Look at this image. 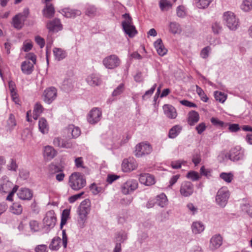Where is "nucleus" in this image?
<instances>
[{"mask_svg": "<svg viewBox=\"0 0 252 252\" xmlns=\"http://www.w3.org/2000/svg\"><path fill=\"white\" fill-rule=\"evenodd\" d=\"M212 30L214 34H219L222 30V26L220 22H215L212 25Z\"/></svg>", "mask_w": 252, "mask_h": 252, "instance_id": "c03bdc74", "label": "nucleus"}, {"mask_svg": "<svg viewBox=\"0 0 252 252\" xmlns=\"http://www.w3.org/2000/svg\"><path fill=\"white\" fill-rule=\"evenodd\" d=\"M43 109V107L40 104L38 103L35 104L33 110V118L34 119H37L39 115L42 112Z\"/></svg>", "mask_w": 252, "mask_h": 252, "instance_id": "a18cd8bd", "label": "nucleus"}, {"mask_svg": "<svg viewBox=\"0 0 252 252\" xmlns=\"http://www.w3.org/2000/svg\"><path fill=\"white\" fill-rule=\"evenodd\" d=\"M156 204L161 207H164L167 204V198L164 193H161L157 195L156 198Z\"/></svg>", "mask_w": 252, "mask_h": 252, "instance_id": "c85d7f7f", "label": "nucleus"}, {"mask_svg": "<svg viewBox=\"0 0 252 252\" xmlns=\"http://www.w3.org/2000/svg\"><path fill=\"white\" fill-rule=\"evenodd\" d=\"M98 13L97 8L94 5L88 7L86 11V14L90 17H94Z\"/></svg>", "mask_w": 252, "mask_h": 252, "instance_id": "37998d69", "label": "nucleus"}, {"mask_svg": "<svg viewBox=\"0 0 252 252\" xmlns=\"http://www.w3.org/2000/svg\"><path fill=\"white\" fill-rule=\"evenodd\" d=\"M196 93L200 97L201 100H202L204 102H206L208 100V98L207 97V95L205 94L203 90L201 88L198 87V86H196Z\"/></svg>", "mask_w": 252, "mask_h": 252, "instance_id": "8fccbe9b", "label": "nucleus"}, {"mask_svg": "<svg viewBox=\"0 0 252 252\" xmlns=\"http://www.w3.org/2000/svg\"><path fill=\"white\" fill-rule=\"evenodd\" d=\"M55 150L50 146H46L44 147L43 155L48 160L53 159L56 155Z\"/></svg>", "mask_w": 252, "mask_h": 252, "instance_id": "5701e85b", "label": "nucleus"}, {"mask_svg": "<svg viewBox=\"0 0 252 252\" xmlns=\"http://www.w3.org/2000/svg\"><path fill=\"white\" fill-rule=\"evenodd\" d=\"M169 28V31L173 34L180 33L182 31L180 25L175 22H171Z\"/></svg>", "mask_w": 252, "mask_h": 252, "instance_id": "7c9ffc66", "label": "nucleus"}, {"mask_svg": "<svg viewBox=\"0 0 252 252\" xmlns=\"http://www.w3.org/2000/svg\"><path fill=\"white\" fill-rule=\"evenodd\" d=\"M186 162L183 160H178L172 161L171 162V166L173 169H177L181 167L182 164H184Z\"/></svg>", "mask_w": 252, "mask_h": 252, "instance_id": "864d4df0", "label": "nucleus"}, {"mask_svg": "<svg viewBox=\"0 0 252 252\" xmlns=\"http://www.w3.org/2000/svg\"><path fill=\"white\" fill-rule=\"evenodd\" d=\"M56 222V217L54 215L53 211H48L43 219L44 227H47L49 230L53 228Z\"/></svg>", "mask_w": 252, "mask_h": 252, "instance_id": "ddd939ff", "label": "nucleus"}, {"mask_svg": "<svg viewBox=\"0 0 252 252\" xmlns=\"http://www.w3.org/2000/svg\"><path fill=\"white\" fill-rule=\"evenodd\" d=\"M206 126L204 123H200L195 127L197 133L199 134H201L206 129Z\"/></svg>", "mask_w": 252, "mask_h": 252, "instance_id": "774afa93", "label": "nucleus"}, {"mask_svg": "<svg viewBox=\"0 0 252 252\" xmlns=\"http://www.w3.org/2000/svg\"><path fill=\"white\" fill-rule=\"evenodd\" d=\"M152 151V147L147 142H141L135 146L134 155L137 158H141L150 154Z\"/></svg>", "mask_w": 252, "mask_h": 252, "instance_id": "39448f33", "label": "nucleus"}, {"mask_svg": "<svg viewBox=\"0 0 252 252\" xmlns=\"http://www.w3.org/2000/svg\"><path fill=\"white\" fill-rule=\"evenodd\" d=\"M29 224L31 230L34 232H36L39 230V223L36 220H31L30 221Z\"/></svg>", "mask_w": 252, "mask_h": 252, "instance_id": "6e6d98bb", "label": "nucleus"}, {"mask_svg": "<svg viewBox=\"0 0 252 252\" xmlns=\"http://www.w3.org/2000/svg\"><path fill=\"white\" fill-rule=\"evenodd\" d=\"M242 210L246 212L247 214L252 218V210L250 208V205L249 204H243L241 205Z\"/></svg>", "mask_w": 252, "mask_h": 252, "instance_id": "69168bd1", "label": "nucleus"}, {"mask_svg": "<svg viewBox=\"0 0 252 252\" xmlns=\"http://www.w3.org/2000/svg\"><path fill=\"white\" fill-rule=\"evenodd\" d=\"M187 177L193 181H195L199 180L200 176L197 172L192 171L188 173Z\"/></svg>", "mask_w": 252, "mask_h": 252, "instance_id": "603ef678", "label": "nucleus"}, {"mask_svg": "<svg viewBox=\"0 0 252 252\" xmlns=\"http://www.w3.org/2000/svg\"><path fill=\"white\" fill-rule=\"evenodd\" d=\"M241 8L245 12H248L252 9V0H244L241 5Z\"/></svg>", "mask_w": 252, "mask_h": 252, "instance_id": "4c0bfd02", "label": "nucleus"}, {"mask_svg": "<svg viewBox=\"0 0 252 252\" xmlns=\"http://www.w3.org/2000/svg\"><path fill=\"white\" fill-rule=\"evenodd\" d=\"M69 185L73 189H79V174L78 173L74 172L69 176Z\"/></svg>", "mask_w": 252, "mask_h": 252, "instance_id": "aec40b11", "label": "nucleus"}, {"mask_svg": "<svg viewBox=\"0 0 252 252\" xmlns=\"http://www.w3.org/2000/svg\"><path fill=\"white\" fill-rule=\"evenodd\" d=\"M194 188L192 184L188 181L183 182L180 187V192L184 197H188L192 195Z\"/></svg>", "mask_w": 252, "mask_h": 252, "instance_id": "f8f14e48", "label": "nucleus"}, {"mask_svg": "<svg viewBox=\"0 0 252 252\" xmlns=\"http://www.w3.org/2000/svg\"><path fill=\"white\" fill-rule=\"evenodd\" d=\"M69 210L68 209H65L63 211L62 215V219H61V227L64 225L67 221V220L69 217Z\"/></svg>", "mask_w": 252, "mask_h": 252, "instance_id": "3c124183", "label": "nucleus"}, {"mask_svg": "<svg viewBox=\"0 0 252 252\" xmlns=\"http://www.w3.org/2000/svg\"><path fill=\"white\" fill-rule=\"evenodd\" d=\"M211 49L209 46H207L201 50L200 52V56L203 59L207 58L209 54V52H210Z\"/></svg>", "mask_w": 252, "mask_h": 252, "instance_id": "680f3d73", "label": "nucleus"}, {"mask_svg": "<svg viewBox=\"0 0 252 252\" xmlns=\"http://www.w3.org/2000/svg\"><path fill=\"white\" fill-rule=\"evenodd\" d=\"M139 181L141 184L146 186L153 185L156 182L154 176L148 173L140 174Z\"/></svg>", "mask_w": 252, "mask_h": 252, "instance_id": "f3484780", "label": "nucleus"}, {"mask_svg": "<svg viewBox=\"0 0 252 252\" xmlns=\"http://www.w3.org/2000/svg\"><path fill=\"white\" fill-rule=\"evenodd\" d=\"M137 167L138 163L133 158H125L122 163V169L124 172H130Z\"/></svg>", "mask_w": 252, "mask_h": 252, "instance_id": "1a4fd4ad", "label": "nucleus"}, {"mask_svg": "<svg viewBox=\"0 0 252 252\" xmlns=\"http://www.w3.org/2000/svg\"><path fill=\"white\" fill-rule=\"evenodd\" d=\"M61 241L62 239L59 237L54 238L49 245V249L51 250H58L60 247Z\"/></svg>", "mask_w": 252, "mask_h": 252, "instance_id": "72a5a7b5", "label": "nucleus"}, {"mask_svg": "<svg viewBox=\"0 0 252 252\" xmlns=\"http://www.w3.org/2000/svg\"><path fill=\"white\" fill-rule=\"evenodd\" d=\"M7 123V125L11 129H13L14 127L16 125L15 117L12 114H10Z\"/></svg>", "mask_w": 252, "mask_h": 252, "instance_id": "5fc2aeb1", "label": "nucleus"}, {"mask_svg": "<svg viewBox=\"0 0 252 252\" xmlns=\"http://www.w3.org/2000/svg\"><path fill=\"white\" fill-rule=\"evenodd\" d=\"M101 117V110L97 107H94L88 114L87 121L90 124L95 125L100 121Z\"/></svg>", "mask_w": 252, "mask_h": 252, "instance_id": "6e6552de", "label": "nucleus"}, {"mask_svg": "<svg viewBox=\"0 0 252 252\" xmlns=\"http://www.w3.org/2000/svg\"><path fill=\"white\" fill-rule=\"evenodd\" d=\"M213 0H195L197 7L200 9H205L208 7Z\"/></svg>", "mask_w": 252, "mask_h": 252, "instance_id": "e433bc0d", "label": "nucleus"}, {"mask_svg": "<svg viewBox=\"0 0 252 252\" xmlns=\"http://www.w3.org/2000/svg\"><path fill=\"white\" fill-rule=\"evenodd\" d=\"M187 207L190 214L192 215L196 214L198 212V208L192 203H189L187 205Z\"/></svg>", "mask_w": 252, "mask_h": 252, "instance_id": "13d9d810", "label": "nucleus"}, {"mask_svg": "<svg viewBox=\"0 0 252 252\" xmlns=\"http://www.w3.org/2000/svg\"><path fill=\"white\" fill-rule=\"evenodd\" d=\"M177 14L179 17H184L186 15L185 7L183 6H179L177 8Z\"/></svg>", "mask_w": 252, "mask_h": 252, "instance_id": "338daca9", "label": "nucleus"}, {"mask_svg": "<svg viewBox=\"0 0 252 252\" xmlns=\"http://www.w3.org/2000/svg\"><path fill=\"white\" fill-rule=\"evenodd\" d=\"M222 244V238L220 234H216L212 237L210 241L209 249L214 251L220 247Z\"/></svg>", "mask_w": 252, "mask_h": 252, "instance_id": "dca6fc26", "label": "nucleus"}, {"mask_svg": "<svg viewBox=\"0 0 252 252\" xmlns=\"http://www.w3.org/2000/svg\"><path fill=\"white\" fill-rule=\"evenodd\" d=\"M53 53L56 59L58 61L63 59L66 56V52L61 48H54Z\"/></svg>", "mask_w": 252, "mask_h": 252, "instance_id": "2f4dec72", "label": "nucleus"}, {"mask_svg": "<svg viewBox=\"0 0 252 252\" xmlns=\"http://www.w3.org/2000/svg\"><path fill=\"white\" fill-rule=\"evenodd\" d=\"M182 129L181 126L176 125L172 127L169 132L168 136L171 138H174L180 133Z\"/></svg>", "mask_w": 252, "mask_h": 252, "instance_id": "c9c22d12", "label": "nucleus"}, {"mask_svg": "<svg viewBox=\"0 0 252 252\" xmlns=\"http://www.w3.org/2000/svg\"><path fill=\"white\" fill-rule=\"evenodd\" d=\"M230 197V192L226 187L220 188L217 192L215 197L216 204L220 207L224 208L227 204Z\"/></svg>", "mask_w": 252, "mask_h": 252, "instance_id": "f03ea898", "label": "nucleus"}, {"mask_svg": "<svg viewBox=\"0 0 252 252\" xmlns=\"http://www.w3.org/2000/svg\"><path fill=\"white\" fill-rule=\"evenodd\" d=\"M77 11L70 8H64L62 10V14L67 18H74Z\"/></svg>", "mask_w": 252, "mask_h": 252, "instance_id": "ea45409f", "label": "nucleus"}, {"mask_svg": "<svg viewBox=\"0 0 252 252\" xmlns=\"http://www.w3.org/2000/svg\"><path fill=\"white\" fill-rule=\"evenodd\" d=\"M18 188V186H15L10 190V191L8 192V195L6 197L7 200L10 201H12L13 200V196L14 194V193L17 191Z\"/></svg>", "mask_w": 252, "mask_h": 252, "instance_id": "e2e57ef3", "label": "nucleus"}, {"mask_svg": "<svg viewBox=\"0 0 252 252\" xmlns=\"http://www.w3.org/2000/svg\"><path fill=\"white\" fill-rule=\"evenodd\" d=\"M24 23V22L16 15L12 19V24L14 28L17 30H20L22 28Z\"/></svg>", "mask_w": 252, "mask_h": 252, "instance_id": "473e14b6", "label": "nucleus"}, {"mask_svg": "<svg viewBox=\"0 0 252 252\" xmlns=\"http://www.w3.org/2000/svg\"><path fill=\"white\" fill-rule=\"evenodd\" d=\"M43 15L45 17L50 18L54 16L55 9L52 4L46 3L43 10Z\"/></svg>", "mask_w": 252, "mask_h": 252, "instance_id": "bb28decb", "label": "nucleus"}, {"mask_svg": "<svg viewBox=\"0 0 252 252\" xmlns=\"http://www.w3.org/2000/svg\"><path fill=\"white\" fill-rule=\"evenodd\" d=\"M38 127L39 130L42 133H46L48 132L49 127L47 124V122L44 118H42L39 119L38 122Z\"/></svg>", "mask_w": 252, "mask_h": 252, "instance_id": "c756f323", "label": "nucleus"}, {"mask_svg": "<svg viewBox=\"0 0 252 252\" xmlns=\"http://www.w3.org/2000/svg\"><path fill=\"white\" fill-rule=\"evenodd\" d=\"M214 96L217 101L223 103L226 99V95L223 93L216 91L214 92Z\"/></svg>", "mask_w": 252, "mask_h": 252, "instance_id": "79ce46f5", "label": "nucleus"}, {"mask_svg": "<svg viewBox=\"0 0 252 252\" xmlns=\"http://www.w3.org/2000/svg\"><path fill=\"white\" fill-rule=\"evenodd\" d=\"M33 67L34 64L29 61H25L22 63L21 70L24 74H31L33 70Z\"/></svg>", "mask_w": 252, "mask_h": 252, "instance_id": "412c9836", "label": "nucleus"}, {"mask_svg": "<svg viewBox=\"0 0 252 252\" xmlns=\"http://www.w3.org/2000/svg\"><path fill=\"white\" fill-rule=\"evenodd\" d=\"M88 83L92 86H98L101 83V80L98 75L92 74L86 79Z\"/></svg>", "mask_w": 252, "mask_h": 252, "instance_id": "393cba45", "label": "nucleus"}, {"mask_svg": "<svg viewBox=\"0 0 252 252\" xmlns=\"http://www.w3.org/2000/svg\"><path fill=\"white\" fill-rule=\"evenodd\" d=\"M9 209L12 214L19 215L22 213L23 207L19 202H14L10 207Z\"/></svg>", "mask_w": 252, "mask_h": 252, "instance_id": "cd10ccee", "label": "nucleus"}, {"mask_svg": "<svg viewBox=\"0 0 252 252\" xmlns=\"http://www.w3.org/2000/svg\"><path fill=\"white\" fill-rule=\"evenodd\" d=\"M138 187V183L137 180L129 179L121 185V190L124 194L126 195L133 192Z\"/></svg>", "mask_w": 252, "mask_h": 252, "instance_id": "423d86ee", "label": "nucleus"}, {"mask_svg": "<svg viewBox=\"0 0 252 252\" xmlns=\"http://www.w3.org/2000/svg\"><path fill=\"white\" fill-rule=\"evenodd\" d=\"M125 20L122 22L123 29L125 33L129 37H133L137 33L135 27L132 25V19L129 14L125 13L123 15Z\"/></svg>", "mask_w": 252, "mask_h": 252, "instance_id": "20e7f679", "label": "nucleus"}, {"mask_svg": "<svg viewBox=\"0 0 252 252\" xmlns=\"http://www.w3.org/2000/svg\"><path fill=\"white\" fill-rule=\"evenodd\" d=\"M220 177L226 183H230L233 180L234 175L231 172H222L220 174Z\"/></svg>", "mask_w": 252, "mask_h": 252, "instance_id": "f704fd0d", "label": "nucleus"}, {"mask_svg": "<svg viewBox=\"0 0 252 252\" xmlns=\"http://www.w3.org/2000/svg\"><path fill=\"white\" fill-rule=\"evenodd\" d=\"M68 132L71 133L73 138H76L79 136V130L77 127H74L73 125L69 126L68 128Z\"/></svg>", "mask_w": 252, "mask_h": 252, "instance_id": "09e8293b", "label": "nucleus"}, {"mask_svg": "<svg viewBox=\"0 0 252 252\" xmlns=\"http://www.w3.org/2000/svg\"><path fill=\"white\" fill-rule=\"evenodd\" d=\"M199 120V115L198 112L191 111L188 114V123L190 126H193Z\"/></svg>", "mask_w": 252, "mask_h": 252, "instance_id": "a878e982", "label": "nucleus"}, {"mask_svg": "<svg viewBox=\"0 0 252 252\" xmlns=\"http://www.w3.org/2000/svg\"><path fill=\"white\" fill-rule=\"evenodd\" d=\"M17 194L20 199L23 200H30L33 196V192L32 190L24 188L20 189Z\"/></svg>", "mask_w": 252, "mask_h": 252, "instance_id": "a211bd4d", "label": "nucleus"}, {"mask_svg": "<svg viewBox=\"0 0 252 252\" xmlns=\"http://www.w3.org/2000/svg\"><path fill=\"white\" fill-rule=\"evenodd\" d=\"M13 184L6 176L2 178L0 181V192L2 194L8 193L13 188Z\"/></svg>", "mask_w": 252, "mask_h": 252, "instance_id": "4468645a", "label": "nucleus"}, {"mask_svg": "<svg viewBox=\"0 0 252 252\" xmlns=\"http://www.w3.org/2000/svg\"><path fill=\"white\" fill-rule=\"evenodd\" d=\"M159 6L161 11H167L172 7V4L168 0H160Z\"/></svg>", "mask_w": 252, "mask_h": 252, "instance_id": "58836bf2", "label": "nucleus"}, {"mask_svg": "<svg viewBox=\"0 0 252 252\" xmlns=\"http://www.w3.org/2000/svg\"><path fill=\"white\" fill-rule=\"evenodd\" d=\"M30 14V9L28 7H26L23 9L22 12L17 14V15L23 21L25 22Z\"/></svg>", "mask_w": 252, "mask_h": 252, "instance_id": "49530a36", "label": "nucleus"}, {"mask_svg": "<svg viewBox=\"0 0 252 252\" xmlns=\"http://www.w3.org/2000/svg\"><path fill=\"white\" fill-rule=\"evenodd\" d=\"M223 20L226 27L230 31H235L240 26L239 19L232 12H224L223 14Z\"/></svg>", "mask_w": 252, "mask_h": 252, "instance_id": "f257e3e1", "label": "nucleus"}, {"mask_svg": "<svg viewBox=\"0 0 252 252\" xmlns=\"http://www.w3.org/2000/svg\"><path fill=\"white\" fill-rule=\"evenodd\" d=\"M57 95V89L54 87H49L43 92V100L45 102L50 104L56 99Z\"/></svg>", "mask_w": 252, "mask_h": 252, "instance_id": "9d476101", "label": "nucleus"}, {"mask_svg": "<svg viewBox=\"0 0 252 252\" xmlns=\"http://www.w3.org/2000/svg\"><path fill=\"white\" fill-rule=\"evenodd\" d=\"M211 122L215 126L223 127L224 126V123L219 120L218 118L212 117L211 120Z\"/></svg>", "mask_w": 252, "mask_h": 252, "instance_id": "4d7b16f0", "label": "nucleus"}, {"mask_svg": "<svg viewBox=\"0 0 252 252\" xmlns=\"http://www.w3.org/2000/svg\"><path fill=\"white\" fill-rule=\"evenodd\" d=\"M156 87L157 84H155L150 90L147 91L142 96L143 99H145L148 97H149L153 94Z\"/></svg>", "mask_w": 252, "mask_h": 252, "instance_id": "052dcab7", "label": "nucleus"}, {"mask_svg": "<svg viewBox=\"0 0 252 252\" xmlns=\"http://www.w3.org/2000/svg\"><path fill=\"white\" fill-rule=\"evenodd\" d=\"M47 28L50 32H58L63 29V25L60 20L55 18L53 20L49 21L46 25Z\"/></svg>", "mask_w": 252, "mask_h": 252, "instance_id": "2eb2a0df", "label": "nucleus"}, {"mask_svg": "<svg viewBox=\"0 0 252 252\" xmlns=\"http://www.w3.org/2000/svg\"><path fill=\"white\" fill-rule=\"evenodd\" d=\"M102 62L106 68L112 69L119 66L121 61L117 55H111L105 58Z\"/></svg>", "mask_w": 252, "mask_h": 252, "instance_id": "0eeeda50", "label": "nucleus"}, {"mask_svg": "<svg viewBox=\"0 0 252 252\" xmlns=\"http://www.w3.org/2000/svg\"><path fill=\"white\" fill-rule=\"evenodd\" d=\"M154 46L159 56H163L167 53V50L164 47L161 39L156 40L154 43Z\"/></svg>", "mask_w": 252, "mask_h": 252, "instance_id": "4be33fe9", "label": "nucleus"}, {"mask_svg": "<svg viewBox=\"0 0 252 252\" xmlns=\"http://www.w3.org/2000/svg\"><path fill=\"white\" fill-rule=\"evenodd\" d=\"M205 229L203 223L199 221L193 222L191 225V230L193 233L195 234H199L202 232Z\"/></svg>", "mask_w": 252, "mask_h": 252, "instance_id": "b1692460", "label": "nucleus"}, {"mask_svg": "<svg viewBox=\"0 0 252 252\" xmlns=\"http://www.w3.org/2000/svg\"><path fill=\"white\" fill-rule=\"evenodd\" d=\"M80 172L83 175H88L89 174V170L88 167L85 166L81 160V158L80 157Z\"/></svg>", "mask_w": 252, "mask_h": 252, "instance_id": "bf43d9fd", "label": "nucleus"}, {"mask_svg": "<svg viewBox=\"0 0 252 252\" xmlns=\"http://www.w3.org/2000/svg\"><path fill=\"white\" fill-rule=\"evenodd\" d=\"M26 58L27 61H31V63H33L34 64L36 63V57L33 53H29L26 54Z\"/></svg>", "mask_w": 252, "mask_h": 252, "instance_id": "0e129e2a", "label": "nucleus"}, {"mask_svg": "<svg viewBox=\"0 0 252 252\" xmlns=\"http://www.w3.org/2000/svg\"><path fill=\"white\" fill-rule=\"evenodd\" d=\"M91 202L89 199H86L80 204V227H83L87 215L90 211Z\"/></svg>", "mask_w": 252, "mask_h": 252, "instance_id": "7ed1b4c3", "label": "nucleus"}, {"mask_svg": "<svg viewBox=\"0 0 252 252\" xmlns=\"http://www.w3.org/2000/svg\"><path fill=\"white\" fill-rule=\"evenodd\" d=\"M125 86L123 83H121L116 89L113 91L112 95L113 96H117L121 94L124 91Z\"/></svg>", "mask_w": 252, "mask_h": 252, "instance_id": "de8ad7c7", "label": "nucleus"}, {"mask_svg": "<svg viewBox=\"0 0 252 252\" xmlns=\"http://www.w3.org/2000/svg\"><path fill=\"white\" fill-rule=\"evenodd\" d=\"M164 114L170 119H175L177 117L175 108L171 105L165 104L163 106Z\"/></svg>", "mask_w": 252, "mask_h": 252, "instance_id": "6ab92c4d", "label": "nucleus"}, {"mask_svg": "<svg viewBox=\"0 0 252 252\" xmlns=\"http://www.w3.org/2000/svg\"><path fill=\"white\" fill-rule=\"evenodd\" d=\"M127 238V235L125 231L118 232L116 236V243H121L124 242Z\"/></svg>", "mask_w": 252, "mask_h": 252, "instance_id": "a19ab883", "label": "nucleus"}, {"mask_svg": "<svg viewBox=\"0 0 252 252\" xmlns=\"http://www.w3.org/2000/svg\"><path fill=\"white\" fill-rule=\"evenodd\" d=\"M228 158L232 161H236L243 159L244 154L243 151L239 147L232 149L227 154Z\"/></svg>", "mask_w": 252, "mask_h": 252, "instance_id": "9b49d317", "label": "nucleus"}]
</instances>
